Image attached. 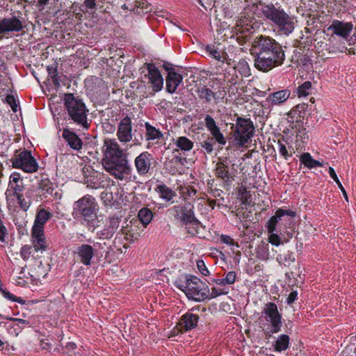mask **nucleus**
<instances>
[{
  "mask_svg": "<svg viewBox=\"0 0 356 356\" xmlns=\"http://www.w3.org/2000/svg\"><path fill=\"white\" fill-rule=\"evenodd\" d=\"M250 50L254 57L255 68L263 72L282 65L286 58L282 44L268 35H259L254 38Z\"/></svg>",
  "mask_w": 356,
  "mask_h": 356,
  "instance_id": "nucleus-1",
  "label": "nucleus"
},
{
  "mask_svg": "<svg viewBox=\"0 0 356 356\" xmlns=\"http://www.w3.org/2000/svg\"><path fill=\"white\" fill-rule=\"evenodd\" d=\"M258 16L271 23L278 31L285 35L291 34L295 28L294 18L290 16L280 6L273 3L260 2L257 5Z\"/></svg>",
  "mask_w": 356,
  "mask_h": 356,
  "instance_id": "nucleus-2",
  "label": "nucleus"
},
{
  "mask_svg": "<svg viewBox=\"0 0 356 356\" xmlns=\"http://www.w3.org/2000/svg\"><path fill=\"white\" fill-rule=\"evenodd\" d=\"M64 105L70 120L85 129L89 128L90 123L87 118L88 110L82 99L72 93H66L64 96Z\"/></svg>",
  "mask_w": 356,
  "mask_h": 356,
  "instance_id": "nucleus-3",
  "label": "nucleus"
},
{
  "mask_svg": "<svg viewBox=\"0 0 356 356\" xmlns=\"http://www.w3.org/2000/svg\"><path fill=\"white\" fill-rule=\"evenodd\" d=\"M102 165L105 170L116 179L129 182L136 178L132 175L133 170L129 164L127 155L102 159Z\"/></svg>",
  "mask_w": 356,
  "mask_h": 356,
  "instance_id": "nucleus-4",
  "label": "nucleus"
},
{
  "mask_svg": "<svg viewBox=\"0 0 356 356\" xmlns=\"http://www.w3.org/2000/svg\"><path fill=\"white\" fill-rule=\"evenodd\" d=\"M102 165L105 170L116 179L129 182L136 178L132 175L133 170L129 164L127 155L102 159Z\"/></svg>",
  "mask_w": 356,
  "mask_h": 356,
  "instance_id": "nucleus-5",
  "label": "nucleus"
},
{
  "mask_svg": "<svg viewBox=\"0 0 356 356\" xmlns=\"http://www.w3.org/2000/svg\"><path fill=\"white\" fill-rule=\"evenodd\" d=\"M97 210L98 204L95 198L86 195L75 202L72 214L74 218L83 220L88 226H94Z\"/></svg>",
  "mask_w": 356,
  "mask_h": 356,
  "instance_id": "nucleus-6",
  "label": "nucleus"
},
{
  "mask_svg": "<svg viewBox=\"0 0 356 356\" xmlns=\"http://www.w3.org/2000/svg\"><path fill=\"white\" fill-rule=\"evenodd\" d=\"M168 212L175 220L186 225L190 234L195 235L198 233L201 222L195 217L193 207H191L190 204L175 205L168 209Z\"/></svg>",
  "mask_w": 356,
  "mask_h": 356,
  "instance_id": "nucleus-7",
  "label": "nucleus"
},
{
  "mask_svg": "<svg viewBox=\"0 0 356 356\" xmlns=\"http://www.w3.org/2000/svg\"><path fill=\"white\" fill-rule=\"evenodd\" d=\"M185 294L189 298L200 302L209 298V289L206 284L198 277L186 275Z\"/></svg>",
  "mask_w": 356,
  "mask_h": 356,
  "instance_id": "nucleus-8",
  "label": "nucleus"
},
{
  "mask_svg": "<svg viewBox=\"0 0 356 356\" xmlns=\"http://www.w3.org/2000/svg\"><path fill=\"white\" fill-rule=\"evenodd\" d=\"M10 161L13 168L22 169L25 172H35L38 169L36 160L31 152L26 149L16 150Z\"/></svg>",
  "mask_w": 356,
  "mask_h": 356,
  "instance_id": "nucleus-9",
  "label": "nucleus"
},
{
  "mask_svg": "<svg viewBox=\"0 0 356 356\" xmlns=\"http://www.w3.org/2000/svg\"><path fill=\"white\" fill-rule=\"evenodd\" d=\"M254 127L253 122L249 118L238 117L236 120L234 138L239 147L245 143L253 136Z\"/></svg>",
  "mask_w": 356,
  "mask_h": 356,
  "instance_id": "nucleus-10",
  "label": "nucleus"
},
{
  "mask_svg": "<svg viewBox=\"0 0 356 356\" xmlns=\"http://www.w3.org/2000/svg\"><path fill=\"white\" fill-rule=\"evenodd\" d=\"M296 213L291 209L284 210L278 209L275 214L267 222L266 228L268 232H281V224L284 223V227L291 223V219L289 218H294Z\"/></svg>",
  "mask_w": 356,
  "mask_h": 356,
  "instance_id": "nucleus-11",
  "label": "nucleus"
},
{
  "mask_svg": "<svg viewBox=\"0 0 356 356\" xmlns=\"http://www.w3.org/2000/svg\"><path fill=\"white\" fill-rule=\"evenodd\" d=\"M25 28L24 19L20 16L12 15L0 19V39L13 33H19Z\"/></svg>",
  "mask_w": 356,
  "mask_h": 356,
  "instance_id": "nucleus-12",
  "label": "nucleus"
},
{
  "mask_svg": "<svg viewBox=\"0 0 356 356\" xmlns=\"http://www.w3.org/2000/svg\"><path fill=\"white\" fill-rule=\"evenodd\" d=\"M259 28V24L254 18L247 17L245 15H242L236 24L237 40L243 38V42H245Z\"/></svg>",
  "mask_w": 356,
  "mask_h": 356,
  "instance_id": "nucleus-13",
  "label": "nucleus"
},
{
  "mask_svg": "<svg viewBox=\"0 0 356 356\" xmlns=\"http://www.w3.org/2000/svg\"><path fill=\"white\" fill-rule=\"evenodd\" d=\"M262 314H265V318L270 323L272 334L277 333L281 330L282 325V316L279 313L277 306L274 302H268L265 305Z\"/></svg>",
  "mask_w": 356,
  "mask_h": 356,
  "instance_id": "nucleus-14",
  "label": "nucleus"
},
{
  "mask_svg": "<svg viewBox=\"0 0 356 356\" xmlns=\"http://www.w3.org/2000/svg\"><path fill=\"white\" fill-rule=\"evenodd\" d=\"M145 65L148 72L145 76L148 78V83L151 85L152 90L156 92L161 91L163 86V79L159 70L152 63H146Z\"/></svg>",
  "mask_w": 356,
  "mask_h": 356,
  "instance_id": "nucleus-15",
  "label": "nucleus"
},
{
  "mask_svg": "<svg viewBox=\"0 0 356 356\" xmlns=\"http://www.w3.org/2000/svg\"><path fill=\"white\" fill-rule=\"evenodd\" d=\"M116 136L120 142L124 144L132 140V122L129 117L125 116L120 121Z\"/></svg>",
  "mask_w": 356,
  "mask_h": 356,
  "instance_id": "nucleus-16",
  "label": "nucleus"
},
{
  "mask_svg": "<svg viewBox=\"0 0 356 356\" xmlns=\"http://www.w3.org/2000/svg\"><path fill=\"white\" fill-rule=\"evenodd\" d=\"M103 159H111L127 155L115 139L106 138L102 147Z\"/></svg>",
  "mask_w": 356,
  "mask_h": 356,
  "instance_id": "nucleus-17",
  "label": "nucleus"
},
{
  "mask_svg": "<svg viewBox=\"0 0 356 356\" xmlns=\"http://www.w3.org/2000/svg\"><path fill=\"white\" fill-rule=\"evenodd\" d=\"M204 123L207 129L211 134V137L209 138H212L213 141H215V143H218L220 145H225L227 140L219 127L216 125L214 119L211 115H207L204 118Z\"/></svg>",
  "mask_w": 356,
  "mask_h": 356,
  "instance_id": "nucleus-18",
  "label": "nucleus"
},
{
  "mask_svg": "<svg viewBox=\"0 0 356 356\" xmlns=\"http://www.w3.org/2000/svg\"><path fill=\"white\" fill-rule=\"evenodd\" d=\"M95 250L88 244L79 245L74 250L77 260L85 266H90L92 259L95 256Z\"/></svg>",
  "mask_w": 356,
  "mask_h": 356,
  "instance_id": "nucleus-19",
  "label": "nucleus"
},
{
  "mask_svg": "<svg viewBox=\"0 0 356 356\" xmlns=\"http://www.w3.org/2000/svg\"><path fill=\"white\" fill-rule=\"evenodd\" d=\"M152 155L148 152H143L134 160V165L138 173L144 175L149 172L152 168Z\"/></svg>",
  "mask_w": 356,
  "mask_h": 356,
  "instance_id": "nucleus-20",
  "label": "nucleus"
},
{
  "mask_svg": "<svg viewBox=\"0 0 356 356\" xmlns=\"http://www.w3.org/2000/svg\"><path fill=\"white\" fill-rule=\"evenodd\" d=\"M214 174L216 178L222 180L227 185L234 180V175L229 171V166L222 161H218L216 163Z\"/></svg>",
  "mask_w": 356,
  "mask_h": 356,
  "instance_id": "nucleus-21",
  "label": "nucleus"
},
{
  "mask_svg": "<svg viewBox=\"0 0 356 356\" xmlns=\"http://www.w3.org/2000/svg\"><path fill=\"white\" fill-rule=\"evenodd\" d=\"M353 25L351 22H343L339 20H334L329 27V30L343 38H347L351 31L353 30Z\"/></svg>",
  "mask_w": 356,
  "mask_h": 356,
  "instance_id": "nucleus-22",
  "label": "nucleus"
},
{
  "mask_svg": "<svg viewBox=\"0 0 356 356\" xmlns=\"http://www.w3.org/2000/svg\"><path fill=\"white\" fill-rule=\"evenodd\" d=\"M62 137L70 148L79 151L82 149L83 142L79 136L69 129H63Z\"/></svg>",
  "mask_w": 356,
  "mask_h": 356,
  "instance_id": "nucleus-23",
  "label": "nucleus"
},
{
  "mask_svg": "<svg viewBox=\"0 0 356 356\" xmlns=\"http://www.w3.org/2000/svg\"><path fill=\"white\" fill-rule=\"evenodd\" d=\"M183 76L176 71L168 73L165 77V88L168 92L172 94L175 92L177 87L182 82Z\"/></svg>",
  "mask_w": 356,
  "mask_h": 356,
  "instance_id": "nucleus-24",
  "label": "nucleus"
},
{
  "mask_svg": "<svg viewBox=\"0 0 356 356\" xmlns=\"http://www.w3.org/2000/svg\"><path fill=\"white\" fill-rule=\"evenodd\" d=\"M8 188L12 191L14 197L23 191L24 188L23 179L19 172H14L10 175Z\"/></svg>",
  "mask_w": 356,
  "mask_h": 356,
  "instance_id": "nucleus-25",
  "label": "nucleus"
},
{
  "mask_svg": "<svg viewBox=\"0 0 356 356\" xmlns=\"http://www.w3.org/2000/svg\"><path fill=\"white\" fill-rule=\"evenodd\" d=\"M291 92L288 90H282L270 93L266 98V102L270 105H278L286 102Z\"/></svg>",
  "mask_w": 356,
  "mask_h": 356,
  "instance_id": "nucleus-26",
  "label": "nucleus"
},
{
  "mask_svg": "<svg viewBox=\"0 0 356 356\" xmlns=\"http://www.w3.org/2000/svg\"><path fill=\"white\" fill-rule=\"evenodd\" d=\"M196 92L197 93L198 97L208 104L211 103L212 99H214L216 103H217L219 99L218 92H213L206 86L198 87Z\"/></svg>",
  "mask_w": 356,
  "mask_h": 356,
  "instance_id": "nucleus-27",
  "label": "nucleus"
},
{
  "mask_svg": "<svg viewBox=\"0 0 356 356\" xmlns=\"http://www.w3.org/2000/svg\"><path fill=\"white\" fill-rule=\"evenodd\" d=\"M39 197L40 200L47 197V195L52 194L54 188L53 183L48 178H44L39 181L38 184Z\"/></svg>",
  "mask_w": 356,
  "mask_h": 356,
  "instance_id": "nucleus-28",
  "label": "nucleus"
},
{
  "mask_svg": "<svg viewBox=\"0 0 356 356\" xmlns=\"http://www.w3.org/2000/svg\"><path fill=\"white\" fill-rule=\"evenodd\" d=\"M155 191L161 199L168 202L173 203V198L177 196L176 192L164 184L157 185Z\"/></svg>",
  "mask_w": 356,
  "mask_h": 356,
  "instance_id": "nucleus-29",
  "label": "nucleus"
},
{
  "mask_svg": "<svg viewBox=\"0 0 356 356\" xmlns=\"http://www.w3.org/2000/svg\"><path fill=\"white\" fill-rule=\"evenodd\" d=\"M198 320V315L187 312L181 316L179 324L186 330H191L197 326Z\"/></svg>",
  "mask_w": 356,
  "mask_h": 356,
  "instance_id": "nucleus-30",
  "label": "nucleus"
},
{
  "mask_svg": "<svg viewBox=\"0 0 356 356\" xmlns=\"http://www.w3.org/2000/svg\"><path fill=\"white\" fill-rule=\"evenodd\" d=\"M106 0H84L81 10L86 13H94L96 10L102 9Z\"/></svg>",
  "mask_w": 356,
  "mask_h": 356,
  "instance_id": "nucleus-31",
  "label": "nucleus"
},
{
  "mask_svg": "<svg viewBox=\"0 0 356 356\" xmlns=\"http://www.w3.org/2000/svg\"><path fill=\"white\" fill-rule=\"evenodd\" d=\"M33 195V191L28 189L26 191L25 194H22V193H20L19 195L15 196L20 208L23 211H27L28 209L31 205Z\"/></svg>",
  "mask_w": 356,
  "mask_h": 356,
  "instance_id": "nucleus-32",
  "label": "nucleus"
},
{
  "mask_svg": "<svg viewBox=\"0 0 356 356\" xmlns=\"http://www.w3.org/2000/svg\"><path fill=\"white\" fill-rule=\"evenodd\" d=\"M51 213L44 209H39L37 211L33 227L44 229V224L51 217Z\"/></svg>",
  "mask_w": 356,
  "mask_h": 356,
  "instance_id": "nucleus-33",
  "label": "nucleus"
},
{
  "mask_svg": "<svg viewBox=\"0 0 356 356\" xmlns=\"http://www.w3.org/2000/svg\"><path fill=\"white\" fill-rule=\"evenodd\" d=\"M126 225L122 227L120 229L121 234L125 236L127 240H133L134 237V232L137 227L138 220L131 219L129 221L125 222Z\"/></svg>",
  "mask_w": 356,
  "mask_h": 356,
  "instance_id": "nucleus-34",
  "label": "nucleus"
},
{
  "mask_svg": "<svg viewBox=\"0 0 356 356\" xmlns=\"http://www.w3.org/2000/svg\"><path fill=\"white\" fill-rule=\"evenodd\" d=\"M145 127L146 129L145 135L146 140H159L163 138V134L161 131L159 129H156L154 126L151 125L148 122L145 124ZM157 143L158 141L156 142V143Z\"/></svg>",
  "mask_w": 356,
  "mask_h": 356,
  "instance_id": "nucleus-35",
  "label": "nucleus"
},
{
  "mask_svg": "<svg viewBox=\"0 0 356 356\" xmlns=\"http://www.w3.org/2000/svg\"><path fill=\"white\" fill-rule=\"evenodd\" d=\"M300 161L302 164L309 169L323 166V163L314 159L308 152L302 154L300 156Z\"/></svg>",
  "mask_w": 356,
  "mask_h": 356,
  "instance_id": "nucleus-36",
  "label": "nucleus"
},
{
  "mask_svg": "<svg viewBox=\"0 0 356 356\" xmlns=\"http://www.w3.org/2000/svg\"><path fill=\"white\" fill-rule=\"evenodd\" d=\"M179 191L181 197L184 201H188L196 197L197 193V191L191 185L180 186L179 187Z\"/></svg>",
  "mask_w": 356,
  "mask_h": 356,
  "instance_id": "nucleus-37",
  "label": "nucleus"
},
{
  "mask_svg": "<svg viewBox=\"0 0 356 356\" xmlns=\"http://www.w3.org/2000/svg\"><path fill=\"white\" fill-rule=\"evenodd\" d=\"M289 337L287 334H281L273 343L274 350L277 352L286 350L289 346Z\"/></svg>",
  "mask_w": 356,
  "mask_h": 356,
  "instance_id": "nucleus-38",
  "label": "nucleus"
},
{
  "mask_svg": "<svg viewBox=\"0 0 356 356\" xmlns=\"http://www.w3.org/2000/svg\"><path fill=\"white\" fill-rule=\"evenodd\" d=\"M175 145L181 150L188 152L193 148L194 143L186 136H179L175 141Z\"/></svg>",
  "mask_w": 356,
  "mask_h": 356,
  "instance_id": "nucleus-39",
  "label": "nucleus"
},
{
  "mask_svg": "<svg viewBox=\"0 0 356 356\" xmlns=\"http://www.w3.org/2000/svg\"><path fill=\"white\" fill-rule=\"evenodd\" d=\"M153 213L147 207H143L138 211V218L144 227H147L153 218Z\"/></svg>",
  "mask_w": 356,
  "mask_h": 356,
  "instance_id": "nucleus-40",
  "label": "nucleus"
},
{
  "mask_svg": "<svg viewBox=\"0 0 356 356\" xmlns=\"http://www.w3.org/2000/svg\"><path fill=\"white\" fill-rule=\"evenodd\" d=\"M286 141L284 140V137L278 139L277 145H278V150L280 154L284 158V159L287 160L289 157H291L293 154L294 153V150L292 147H289V149L286 146Z\"/></svg>",
  "mask_w": 356,
  "mask_h": 356,
  "instance_id": "nucleus-41",
  "label": "nucleus"
},
{
  "mask_svg": "<svg viewBox=\"0 0 356 356\" xmlns=\"http://www.w3.org/2000/svg\"><path fill=\"white\" fill-rule=\"evenodd\" d=\"M120 217L116 216H110L106 220L105 227L114 235L120 227Z\"/></svg>",
  "mask_w": 356,
  "mask_h": 356,
  "instance_id": "nucleus-42",
  "label": "nucleus"
},
{
  "mask_svg": "<svg viewBox=\"0 0 356 356\" xmlns=\"http://www.w3.org/2000/svg\"><path fill=\"white\" fill-rule=\"evenodd\" d=\"M206 50L209 53V55L210 56H211L212 58H215L218 61L224 63L227 60V54L225 52L221 54V52L218 51L213 45L207 46Z\"/></svg>",
  "mask_w": 356,
  "mask_h": 356,
  "instance_id": "nucleus-43",
  "label": "nucleus"
},
{
  "mask_svg": "<svg viewBox=\"0 0 356 356\" xmlns=\"http://www.w3.org/2000/svg\"><path fill=\"white\" fill-rule=\"evenodd\" d=\"M235 69L243 76L247 77L250 75L249 65L245 60H240Z\"/></svg>",
  "mask_w": 356,
  "mask_h": 356,
  "instance_id": "nucleus-44",
  "label": "nucleus"
},
{
  "mask_svg": "<svg viewBox=\"0 0 356 356\" xmlns=\"http://www.w3.org/2000/svg\"><path fill=\"white\" fill-rule=\"evenodd\" d=\"M238 196L243 204H250L252 201V195L245 187H241L238 189Z\"/></svg>",
  "mask_w": 356,
  "mask_h": 356,
  "instance_id": "nucleus-45",
  "label": "nucleus"
},
{
  "mask_svg": "<svg viewBox=\"0 0 356 356\" xmlns=\"http://www.w3.org/2000/svg\"><path fill=\"white\" fill-rule=\"evenodd\" d=\"M44 229L32 227L31 230V238L33 243L40 241V239L44 238Z\"/></svg>",
  "mask_w": 356,
  "mask_h": 356,
  "instance_id": "nucleus-46",
  "label": "nucleus"
},
{
  "mask_svg": "<svg viewBox=\"0 0 356 356\" xmlns=\"http://www.w3.org/2000/svg\"><path fill=\"white\" fill-rule=\"evenodd\" d=\"M215 143V141H213L212 138L208 137L206 140L200 143V146L207 154H211L213 151V145Z\"/></svg>",
  "mask_w": 356,
  "mask_h": 356,
  "instance_id": "nucleus-47",
  "label": "nucleus"
},
{
  "mask_svg": "<svg viewBox=\"0 0 356 356\" xmlns=\"http://www.w3.org/2000/svg\"><path fill=\"white\" fill-rule=\"evenodd\" d=\"M312 88L310 81H306L298 88V94L299 97H305L309 95V90Z\"/></svg>",
  "mask_w": 356,
  "mask_h": 356,
  "instance_id": "nucleus-48",
  "label": "nucleus"
},
{
  "mask_svg": "<svg viewBox=\"0 0 356 356\" xmlns=\"http://www.w3.org/2000/svg\"><path fill=\"white\" fill-rule=\"evenodd\" d=\"M33 248L35 251L46 250V249L47 248V243L46 238L44 237V238L40 239V241H38L37 242L33 243Z\"/></svg>",
  "mask_w": 356,
  "mask_h": 356,
  "instance_id": "nucleus-49",
  "label": "nucleus"
},
{
  "mask_svg": "<svg viewBox=\"0 0 356 356\" xmlns=\"http://www.w3.org/2000/svg\"><path fill=\"white\" fill-rule=\"evenodd\" d=\"M31 246L28 245H24L21 248L20 255L24 260H27L29 258L31 254Z\"/></svg>",
  "mask_w": 356,
  "mask_h": 356,
  "instance_id": "nucleus-50",
  "label": "nucleus"
},
{
  "mask_svg": "<svg viewBox=\"0 0 356 356\" xmlns=\"http://www.w3.org/2000/svg\"><path fill=\"white\" fill-rule=\"evenodd\" d=\"M97 235L101 239H110L113 236V234L105 227L102 229L98 231Z\"/></svg>",
  "mask_w": 356,
  "mask_h": 356,
  "instance_id": "nucleus-51",
  "label": "nucleus"
},
{
  "mask_svg": "<svg viewBox=\"0 0 356 356\" xmlns=\"http://www.w3.org/2000/svg\"><path fill=\"white\" fill-rule=\"evenodd\" d=\"M2 295L3 296L4 298L13 302L24 303V300L21 298H17L13 294L10 293L9 291H7L6 290L3 291Z\"/></svg>",
  "mask_w": 356,
  "mask_h": 356,
  "instance_id": "nucleus-52",
  "label": "nucleus"
},
{
  "mask_svg": "<svg viewBox=\"0 0 356 356\" xmlns=\"http://www.w3.org/2000/svg\"><path fill=\"white\" fill-rule=\"evenodd\" d=\"M197 267L202 275L207 276L209 274V271L202 260L197 261Z\"/></svg>",
  "mask_w": 356,
  "mask_h": 356,
  "instance_id": "nucleus-53",
  "label": "nucleus"
},
{
  "mask_svg": "<svg viewBox=\"0 0 356 356\" xmlns=\"http://www.w3.org/2000/svg\"><path fill=\"white\" fill-rule=\"evenodd\" d=\"M270 234L268 237V241L272 245L278 246L280 244V238L278 234L274 232H268Z\"/></svg>",
  "mask_w": 356,
  "mask_h": 356,
  "instance_id": "nucleus-54",
  "label": "nucleus"
},
{
  "mask_svg": "<svg viewBox=\"0 0 356 356\" xmlns=\"http://www.w3.org/2000/svg\"><path fill=\"white\" fill-rule=\"evenodd\" d=\"M236 278V274L234 271H229L226 273L225 280L227 284H233Z\"/></svg>",
  "mask_w": 356,
  "mask_h": 356,
  "instance_id": "nucleus-55",
  "label": "nucleus"
},
{
  "mask_svg": "<svg viewBox=\"0 0 356 356\" xmlns=\"http://www.w3.org/2000/svg\"><path fill=\"white\" fill-rule=\"evenodd\" d=\"M220 241L225 244L230 245H236L237 247H238V243H236L234 241V240L233 238H232L231 236H229L228 235H224V234L221 235Z\"/></svg>",
  "mask_w": 356,
  "mask_h": 356,
  "instance_id": "nucleus-56",
  "label": "nucleus"
},
{
  "mask_svg": "<svg viewBox=\"0 0 356 356\" xmlns=\"http://www.w3.org/2000/svg\"><path fill=\"white\" fill-rule=\"evenodd\" d=\"M227 293V291H224L223 290H218L216 288L213 287L211 289V293H210V295L209 294V298L207 299L215 298L220 295H225Z\"/></svg>",
  "mask_w": 356,
  "mask_h": 356,
  "instance_id": "nucleus-57",
  "label": "nucleus"
},
{
  "mask_svg": "<svg viewBox=\"0 0 356 356\" xmlns=\"http://www.w3.org/2000/svg\"><path fill=\"white\" fill-rule=\"evenodd\" d=\"M6 102L11 106L13 111H17V104L13 95H8L6 97Z\"/></svg>",
  "mask_w": 356,
  "mask_h": 356,
  "instance_id": "nucleus-58",
  "label": "nucleus"
},
{
  "mask_svg": "<svg viewBox=\"0 0 356 356\" xmlns=\"http://www.w3.org/2000/svg\"><path fill=\"white\" fill-rule=\"evenodd\" d=\"M297 297H298L297 291H291L286 298V303L288 305H291L297 299Z\"/></svg>",
  "mask_w": 356,
  "mask_h": 356,
  "instance_id": "nucleus-59",
  "label": "nucleus"
},
{
  "mask_svg": "<svg viewBox=\"0 0 356 356\" xmlns=\"http://www.w3.org/2000/svg\"><path fill=\"white\" fill-rule=\"evenodd\" d=\"M62 77H65V76H60L58 73H57V76H55L51 79L56 88H58L60 86V82H63Z\"/></svg>",
  "mask_w": 356,
  "mask_h": 356,
  "instance_id": "nucleus-60",
  "label": "nucleus"
},
{
  "mask_svg": "<svg viewBox=\"0 0 356 356\" xmlns=\"http://www.w3.org/2000/svg\"><path fill=\"white\" fill-rule=\"evenodd\" d=\"M47 70L48 72L49 76L52 79L54 76H57V67L53 65L47 66Z\"/></svg>",
  "mask_w": 356,
  "mask_h": 356,
  "instance_id": "nucleus-61",
  "label": "nucleus"
},
{
  "mask_svg": "<svg viewBox=\"0 0 356 356\" xmlns=\"http://www.w3.org/2000/svg\"><path fill=\"white\" fill-rule=\"evenodd\" d=\"M147 1L145 0H135V8H142L144 9L146 8Z\"/></svg>",
  "mask_w": 356,
  "mask_h": 356,
  "instance_id": "nucleus-62",
  "label": "nucleus"
},
{
  "mask_svg": "<svg viewBox=\"0 0 356 356\" xmlns=\"http://www.w3.org/2000/svg\"><path fill=\"white\" fill-rule=\"evenodd\" d=\"M8 319L14 322H16L17 325H19V327L20 325H22L24 327L29 324V322L21 318H10Z\"/></svg>",
  "mask_w": 356,
  "mask_h": 356,
  "instance_id": "nucleus-63",
  "label": "nucleus"
},
{
  "mask_svg": "<svg viewBox=\"0 0 356 356\" xmlns=\"http://www.w3.org/2000/svg\"><path fill=\"white\" fill-rule=\"evenodd\" d=\"M328 172H329L330 176L334 180V181L337 183V184L340 182L334 170L332 167L329 168Z\"/></svg>",
  "mask_w": 356,
  "mask_h": 356,
  "instance_id": "nucleus-64",
  "label": "nucleus"
}]
</instances>
